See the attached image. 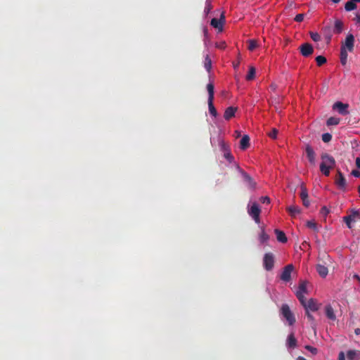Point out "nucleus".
I'll list each match as a JSON object with an SVG mask.
<instances>
[{
    "label": "nucleus",
    "instance_id": "f257e3e1",
    "mask_svg": "<svg viewBox=\"0 0 360 360\" xmlns=\"http://www.w3.org/2000/svg\"><path fill=\"white\" fill-rule=\"evenodd\" d=\"M321 162L320 164V171L326 176H328L330 173V170L333 169L335 166V159L327 153H323L321 156Z\"/></svg>",
    "mask_w": 360,
    "mask_h": 360
},
{
    "label": "nucleus",
    "instance_id": "f03ea898",
    "mask_svg": "<svg viewBox=\"0 0 360 360\" xmlns=\"http://www.w3.org/2000/svg\"><path fill=\"white\" fill-rule=\"evenodd\" d=\"M311 286L309 282L307 281H300L299 283L298 289L296 291V297L300 302V303L304 302V300H305V295H308L309 292V288Z\"/></svg>",
    "mask_w": 360,
    "mask_h": 360
},
{
    "label": "nucleus",
    "instance_id": "7ed1b4c3",
    "mask_svg": "<svg viewBox=\"0 0 360 360\" xmlns=\"http://www.w3.org/2000/svg\"><path fill=\"white\" fill-rule=\"evenodd\" d=\"M248 213L252 219L257 223H260L261 209L256 202H250L248 205Z\"/></svg>",
    "mask_w": 360,
    "mask_h": 360
},
{
    "label": "nucleus",
    "instance_id": "20e7f679",
    "mask_svg": "<svg viewBox=\"0 0 360 360\" xmlns=\"http://www.w3.org/2000/svg\"><path fill=\"white\" fill-rule=\"evenodd\" d=\"M359 219H360V212L354 210H351L349 214L343 217V221L349 229L352 228V222H355Z\"/></svg>",
    "mask_w": 360,
    "mask_h": 360
},
{
    "label": "nucleus",
    "instance_id": "39448f33",
    "mask_svg": "<svg viewBox=\"0 0 360 360\" xmlns=\"http://www.w3.org/2000/svg\"><path fill=\"white\" fill-rule=\"evenodd\" d=\"M281 312L282 316L286 319L288 322V324L292 326L295 322V316L292 312L290 311L288 305L283 304L281 309Z\"/></svg>",
    "mask_w": 360,
    "mask_h": 360
},
{
    "label": "nucleus",
    "instance_id": "423d86ee",
    "mask_svg": "<svg viewBox=\"0 0 360 360\" xmlns=\"http://www.w3.org/2000/svg\"><path fill=\"white\" fill-rule=\"evenodd\" d=\"M225 15L223 11L219 19L212 18L210 22V25L218 30V32H221L223 31L224 25L225 24Z\"/></svg>",
    "mask_w": 360,
    "mask_h": 360
},
{
    "label": "nucleus",
    "instance_id": "0eeeda50",
    "mask_svg": "<svg viewBox=\"0 0 360 360\" xmlns=\"http://www.w3.org/2000/svg\"><path fill=\"white\" fill-rule=\"evenodd\" d=\"M301 304L304 307L306 311H316L319 310L320 304L317 302L316 300L311 298L307 302L306 299L304 300V302L301 303Z\"/></svg>",
    "mask_w": 360,
    "mask_h": 360
},
{
    "label": "nucleus",
    "instance_id": "6e6552de",
    "mask_svg": "<svg viewBox=\"0 0 360 360\" xmlns=\"http://www.w3.org/2000/svg\"><path fill=\"white\" fill-rule=\"evenodd\" d=\"M294 270L292 264L285 266L280 276V278L284 282H289L291 280V274Z\"/></svg>",
    "mask_w": 360,
    "mask_h": 360
},
{
    "label": "nucleus",
    "instance_id": "1a4fd4ad",
    "mask_svg": "<svg viewBox=\"0 0 360 360\" xmlns=\"http://www.w3.org/2000/svg\"><path fill=\"white\" fill-rule=\"evenodd\" d=\"M263 264L265 269L267 271H270L273 269L274 265V258L271 253H266L264 255Z\"/></svg>",
    "mask_w": 360,
    "mask_h": 360
},
{
    "label": "nucleus",
    "instance_id": "9d476101",
    "mask_svg": "<svg viewBox=\"0 0 360 360\" xmlns=\"http://www.w3.org/2000/svg\"><path fill=\"white\" fill-rule=\"evenodd\" d=\"M349 105L343 103L340 101L335 102L333 105V109L336 110L341 115H346L349 114L348 111Z\"/></svg>",
    "mask_w": 360,
    "mask_h": 360
},
{
    "label": "nucleus",
    "instance_id": "9b49d317",
    "mask_svg": "<svg viewBox=\"0 0 360 360\" xmlns=\"http://www.w3.org/2000/svg\"><path fill=\"white\" fill-rule=\"evenodd\" d=\"M354 37L353 34H349L347 36L345 42L342 44L341 48H344V49L348 50V51L352 52L354 49Z\"/></svg>",
    "mask_w": 360,
    "mask_h": 360
},
{
    "label": "nucleus",
    "instance_id": "f8f14e48",
    "mask_svg": "<svg viewBox=\"0 0 360 360\" xmlns=\"http://www.w3.org/2000/svg\"><path fill=\"white\" fill-rule=\"evenodd\" d=\"M335 184L338 186V187L340 189H341L342 191H345L346 180H345V177L343 176L342 174L341 173V172L338 171V173L335 176Z\"/></svg>",
    "mask_w": 360,
    "mask_h": 360
},
{
    "label": "nucleus",
    "instance_id": "ddd939ff",
    "mask_svg": "<svg viewBox=\"0 0 360 360\" xmlns=\"http://www.w3.org/2000/svg\"><path fill=\"white\" fill-rule=\"evenodd\" d=\"M300 189V198L302 199V204L304 207H308L310 205L308 198V191L304 184H302Z\"/></svg>",
    "mask_w": 360,
    "mask_h": 360
},
{
    "label": "nucleus",
    "instance_id": "4468645a",
    "mask_svg": "<svg viewBox=\"0 0 360 360\" xmlns=\"http://www.w3.org/2000/svg\"><path fill=\"white\" fill-rule=\"evenodd\" d=\"M300 53L304 57L311 56L314 52L313 46L309 43H304L300 47Z\"/></svg>",
    "mask_w": 360,
    "mask_h": 360
},
{
    "label": "nucleus",
    "instance_id": "2eb2a0df",
    "mask_svg": "<svg viewBox=\"0 0 360 360\" xmlns=\"http://www.w3.org/2000/svg\"><path fill=\"white\" fill-rule=\"evenodd\" d=\"M305 152L309 162L311 165H315L316 154L313 148L309 145H307L305 149Z\"/></svg>",
    "mask_w": 360,
    "mask_h": 360
},
{
    "label": "nucleus",
    "instance_id": "dca6fc26",
    "mask_svg": "<svg viewBox=\"0 0 360 360\" xmlns=\"http://www.w3.org/2000/svg\"><path fill=\"white\" fill-rule=\"evenodd\" d=\"M238 110V108L236 107H229L227 108L224 113V117L226 120H229L232 117H235V114Z\"/></svg>",
    "mask_w": 360,
    "mask_h": 360
},
{
    "label": "nucleus",
    "instance_id": "f3484780",
    "mask_svg": "<svg viewBox=\"0 0 360 360\" xmlns=\"http://www.w3.org/2000/svg\"><path fill=\"white\" fill-rule=\"evenodd\" d=\"M324 309L326 316L328 319L331 321H335L336 319V316L334 309L330 304L326 305Z\"/></svg>",
    "mask_w": 360,
    "mask_h": 360
},
{
    "label": "nucleus",
    "instance_id": "a211bd4d",
    "mask_svg": "<svg viewBox=\"0 0 360 360\" xmlns=\"http://www.w3.org/2000/svg\"><path fill=\"white\" fill-rule=\"evenodd\" d=\"M286 345L288 347L294 349L297 346V340L293 333H290L287 338Z\"/></svg>",
    "mask_w": 360,
    "mask_h": 360
},
{
    "label": "nucleus",
    "instance_id": "6ab92c4d",
    "mask_svg": "<svg viewBox=\"0 0 360 360\" xmlns=\"http://www.w3.org/2000/svg\"><path fill=\"white\" fill-rule=\"evenodd\" d=\"M286 210L292 217H295L301 212L300 208L296 205L289 206L286 208Z\"/></svg>",
    "mask_w": 360,
    "mask_h": 360
},
{
    "label": "nucleus",
    "instance_id": "aec40b11",
    "mask_svg": "<svg viewBox=\"0 0 360 360\" xmlns=\"http://www.w3.org/2000/svg\"><path fill=\"white\" fill-rule=\"evenodd\" d=\"M237 168L240 170V173L242 174V176L243 178V180L245 182H247L248 184H249V185L251 187H254L255 186V183H253L252 179L250 177V176L248 173L244 172L243 170L240 169V167L238 165L237 166Z\"/></svg>",
    "mask_w": 360,
    "mask_h": 360
},
{
    "label": "nucleus",
    "instance_id": "412c9836",
    "mask_svg": "<svg viewBox=\"0 0 360 360\" xmlns=\"http://www.w3.org/2000/svg\"><path fill=\"white\" fill-rule=\"evenodd\" d=\"M347 357L348 360H359L360 352L355 350H349L347 352Z\"/></svg>",
    "mask_w": 360,
    "mask_h": 360
},
{
    "label": "nucleus",
    "instance_id": "4be33fe9",
    "mask_svg": "<svg viewBox=\"0 0 360 360\" xmlns=\"http://www.w3.org/2000/svg\"><path fill=\"white\" fill-rule=\"evenodd\" d=\"M250 146V138L248 135L243 136L240 141V148L242 150H245Z\"/></svg>",
    "mask_w": 360,
    "mask_h": 360
},
{
    "label": "nucleus",
    "instance_id": "5701e85b",
    "mask_svg": "<svg viewBox=\"0 0 360 360\" xmlns=\"http://www.w3.org/2000/svg\"><path fill=\"white\" fill-rule=\"evenodd\" d=\"M316 271L322 278H325L328 274V268L321 264H318L316 266Z\"/></svg>",
    "mask_w": 360,
    "mask_h": 360
},
{
    "label": "nucleus",
    "instance_id": "b1692460",
    "mask_svg": "<svg viewBox=\"0 0 360 360\" xmlns=\"http://www.w3.org/2000/svg\"><path fill=\"white\" fill-rule=\"evenodd\" d=\"M275 233L276 235L277 240L283 243H285L287 242L288 239L285 234V233L282 231H280L278 229L275 230Z\"/></svg>",
    "mask_w": 360,
    "mask_h": 360
},
{
    "label": "nucleus",
    "instance_id": "393cba45",
    "mask_svg": "<svg viewBox=\"0 0 360 360\" xmlns=\"http://www.w3.org/2000/svg\"><path fill=\"white\" fill-rule=\"evenodd\" d=\"M269 239V235L265 232L264 229L262 228L261 233L259 235V241L261 244L267 243Z\"/></svg>",
    "mask_w": 360,
    "mask_h": 360
},
{
    "label": "nucleus",
    "instance_id": "a878e982",
    "mask_svg": "<svg viewBox=\"0 0 360 360\" xmlns=\"http://www.w3.org/2000/svg\"><path fill=\"white\" fill-rule=\"evenodd\" d=\"M347 51L344 48H341L340 50V62L343 65H345L347 62Z\"/></svg>",
    "mask_w": 360,
    "mask_h": 360
},
{
    "label": "nucleus",
    "instance_id": "bb28decb",
    "mask_svg": "<svg viewBox=\"0 0 360 360\" xmlns=\"http://www.w3.org/2000/svg\"><path fill=\"white\" fill-rule=\"evenodd\" d=\"M204 67L208 72H211L212 70V60L210 56L207 54L205 57Z\"/></svg>",
    "mask_w": 360,
    "mask_h": 360
},
{
    "label": "nucleus",
    "instance_id": "cd10ccee",
    "mask_svg": "<svg viewBox=\"0 0 360 360\" xmlns=\"http://www.w3.org/2000/svg\"><path fill=\"white\" fill-rule=\"evenodd\" d=\"M207 90L208 91V100H214V87L213 82H210L207 85Z\"/></svg>",
    "mask_w": 360,
    "mask_h": 360
},
{
    "label": "nucleus",
    "instance_id": "c85d7f7f",
    "mask_svg": "<svg viewBox=\"0 0 360 360\" xmlns=\"http://www.w3.org/2000/svg\"><path fill=\"white\" fill-rule=\"evenodd\" d=\"M256 74V70L253 66H250L248 75H246V79L251 81L255 79Z\"/></svg>",
    "mask_w": 360,
    "mask_h": 360
},
{
    "label": "nucleus",
    "instance_id": "c756f323",
    "mask_svg": "<svg viewBox=\"0 0 360 360\" xmlns=\"http://www.w3.org/2000/svg\"><path fill=\"white\" fill-rule=\"evenodd\" d=\"M214 100H208V108L210 113L214 117L217 116V112L213 104Z\"/></svg>",
    "mask_w": 360,
    "mask_h": 360
},
{
    "label": "nucleus",
    "instance_id": "7c9ffc66",
    "mask_svg": "<svg viewBox=\"0 0 360 360\" xmlns=\"http://www.w3.org/2000/svg\"><path fill=\"white\" fill-rule=\"evenodd\" d=\"M247 43L248 44V50L250 51H254L259 46L258 41L255 39H250Z\"/></svg>",
    "mask_w": 360,
    "mask_h": 360
},
{
    "label": "nucleus",
    "instance_id": "2f4dec72",
    "mask_svg": "<svg viewBox=\"0 0 360 360\" xmlns=\"http://www.w3.org/2000/svg\"><path fill=\"white\" fill-rule=\"evenodd\" d=\"M307 226L309 229H312L314 231H318V224L314 220H310L307 221Z\"/></svg>",
    "mask_w": 360,
    "mask_h": 360
},
{
    "label": "nucleus",
    "instance_id": "473e14b6",
    "mask_svg": "<svg viewBox=\"0 0 360 360\" xmlns=\"http://www.w3.org/2000/svg\"><path fill=\"white\" fill-rule=\"evenodd\" d=\"M345 8L347 11H351L356 8V5L350 0L345 4Z\"/></svg>",
    "mask_w": 360,
    "mask_h": 360
},
{
    "label": "nucleus",
    "instance_id": "72a5a7b5",
    "mask_svg": "<svg viewBox=\"0 0 360 360\" xmlns=\"http://www.w3.org/2000/svg\"><path fill=\"white\" fill-rule=\"evenodd\" d=\"M340 118L331 117L328 119L326 123H327L328 126L338 125L340 123Z\"/></svg>",
    "mask_w": 360,
    "mask_h": 360
},
{
    "label": "nucleus",
    "instance_id": "f704fd0d",
    "mask_svg": "<svg viewBox=\"0 0 360 360\" xmlns=\"http://www.w3.org/2000/svg\"><path fill=\"white\" fill-rule=\"evenodd\" d=\"M343 30V22L340 20H336L335 22V32L336 33H340Z\"/></svg>",
    "mask_w": 360,
    "mask_h": 360
},
{
    "label": "nucleus",
    "instance_id": "c9c22d12",
    "mask_svg": "<svg viewBox=\"0 0 360 360\" xmlns=\"http://www.w3.org/2000/svg\"><path fill=\"white\" fill-rule=\"evenodd\" d=\"M219 146H220L221 150L223 153L230 150L229 145L227 143H226L225 141H221L219 142Z\"/></svg>",
    "mask_w": 360,
    "mask_h": 360
},
{
    "label": "nucleus",
    "instance_id": "e433bc0d",
    "mask_svg": "<svg viewBox=\"0 0 360 360\" xmlns=\"http://www.w3.org/2000/svg\"><path fill=\"white\" fill-rule=\"evenodd\" d=\"M316 62L318 66H321L326 63V58L323 56H319L316 58Z\"/></svg>",
    "mask_w": 360,
    "mask_h": 360
},
{
    "label": "nucleus",
    "instance_id": "4c0bfd02",
    "mask_svg": "<svg viewBox=\"0 0 360 360\" xmlns=\"http://www.w3.org/2000/svg\"><path fill=\"white\" fill-rule=\"evenodd\" d=\"M224 157L229 162H232L234 160L233 156L231 153V150L224 152Z\"/></svg>",
    "mask_w": 360,
    "mask_h": 360
},
{
    "label": "nucleus",
    "instance_id": "58836bf2",
    "mask_svg": "<svg viewBox=\"0 0 360 360\" xmlns=\"http://www.w3.org/2000/svg\"><path fill=\"white\" fill-rule=\"evenodd\" d=\"M215 47L217 49H225V48L226 47V44L224 41H219V42H216L215 43Z\"/></svg>",
    "mask_w": 360,
    "mask_h": 360
},
{
    "label": "nucleus",
    "instance_id": "ea45409f",
    "mask_svg": "<svg viewBox=\"0 0 360 360\" xmlns=\"http://www.w3.org/2000/svg\"><path fill=\"white\" fill-rule=\"evenodd\" d=\"M332 139V136L329 133H325L322 135V140L325 143H328Z\"/></svg>",
    "mask_w": 360,
    "mask_h": 360
},
{
    "label": "nucleus",
    "instance_id": "a19ab883",
    "mask_svg": "<svg viewBox=\"0 0 360 360\" xmlns=\"http://www.w3.org/2000/svg\"><path fill=\"white\" fill-rule=\"evenodd\" d=\"M311 38L314 41H319L321 39L320 35L316 32L310 33Z\"/></svg>",
    "mask_w": 360,
    "mask_h": 360
},
{
    "label": "nucleus",
    "instance_id": "79ce46f5",
    "mask_svg": "<svg viewBox=\"0 0 360 360\" xmlns=\"http://www.w3.org/2000/svg\"><path fill=\"white\" fill-rule=\"evenodd\" d=\"M278 134V130L276 129H273L269 134V136L271 139H276Z\"/></svg>",
    "mask_w": 360,
    "mask_h": 360
},
{
    "label": "nucleus",
    "instance_id": "37998d69",
    "mask_svg": "<svg viewBox=\"0 0 360 360\" xmlns=\"http://www.w3.org/2000/svg\"><path fill=\"white\" fill-rule=\"evenodd\" d=\"M259 201L262 202V203H266V204H270L271 202V200L269 197L267 196H262L259 198Z\"/></svg>",
    "mask_w": 360,
    "mask_h": 360
},
{
    "label": "nucleus",
    "instance_id": "c03bdc74",
    "mask_svg": "<svg viewBox=\"0 0 360 360\" xmlns=\"http://www.w3.org/2000/svg\"><path fill=\"white\" fill-rule=\"evenodd\" d=\"M305 349L311 352L312 354H316L317 353V349L309 345L305 346Z\"/></svg>",
    "mask_w": 360,
    "mask_h": 360
},
{
    "label": "nucleus",
    "instance_id": "a18cd8bd",
    "mask_svg": "<svg viewBox=\"0 0 360 360\" xmlns=\"http://www.w3.org/2000/svg\"><path fill=\"white\" fill-rule=\"evenodd\" d=\"M303 20H304V14H302V13L297 14L295 18V20L296 22H302V21H303Z\"/></svg>",
    "mask_w": 360,
    "mask_h": 360
},
{
    "label": "nucleus",
    "instance_id": "49530a36",
    "mask_svg": "<svg viewBox=\"0 0 360 360\" xmlns=\"http://www.w3.org/2000/svg\"><path fill=\"white\" fill-rule=\"evenodd\" d=\"M321 213L322 214H323L324 216H327L328 214L329 213V210H328V209L326 207H323L321 209Z\"/></svg>",
    "mask_w": 360,
    "mask_h": 360
},
{
    "label": "nucleus",
    "instance_id": "de8ad7c7",
    "mask_svg": "<svg viewBox=\"0 0 360 360\" xmlns=\"http://www.w3.org/2000/svg\"><path fill=\"white\" fill-rule=\"evenodd\" d=\"M212 9V6H211V3L210 1H209L208 0L206 2V7H205V11L207 13H209L210 11V10Z\"/></svg>",
    "mask_w": 360,
    "mask_h": 360
},
{
    "label": "nucleus",
    "instance_id": "09e8293b",
    "mask_svg": "<svg viewBox=\"0 0 360 360\" xmlns=\"http://www.w3.org/2000/svg\"><path fill=\"white\" fill-rule=\"evenodd\" d=\"M352 174L355 177H357V178L360 177V172L359 170H356V169L352 170Z\"/></svg>",
    "mask_w": 360,
    "mask_h": 360
},
{
    "label": "nucleus",
    "instance_id": "8fccbe9b",
    "mask_svg": "<svg viewBox=\"0 0 360 360\" xmlns=\"http://www.w3.org/2000/svg\"><path fill=\"white\" fill-rule=\"evenodd\" d=\"M338 360H345V353L343 352H340L338 355Z\"/></svg>",
    "mask_w": 360,
    "mask_h": 360
},
{
    "label": "nucleus",
    "instance_id": "3c124183",
    "mask_svg": "<svg viewBox=\"0 0 360 360\" xmlns=\"http://www.w3.org/2000/svg\"><path fill=\"white\" fill-rule=\"evenodd\" d=\"M306 315L310 321H314V316L309 313V311H306Z\"/></svg>",
    "mask_w": 360,
    "mask_h": 360
},
{
    "label": "nucleus",
    "instance_id": "603ef678",
    "mask_svg": "<svg viewBox=\"0 0 360 360\" xmlns=\"http://www.w3.org/2000/svg\"><path fill=\"white\" fill-rule=\"evenodd\" d=\"M356 165L358 168H360V157L356 158Z\"/></svg>",
    "mask_w": 360,
    "mask_h": 360
},
{
    "label": "nucleus",
    "instance_id": "864d4df0",
    "mask_svg": "<svg viewBox=\"0 0 360 360\" xmlns=\"http://www.w3.org/2000/svg\"><path fill=\"white\" fill-rule=\"evenodd\" d=\"M239 65H240V61L234 62V63H233V68H234L235 69H237V68H238Z\"/></svg>",
    "mask_w": 360,
    "mask_h": 360
},
{
    "label": "nucleus",
    "instance_id": "5fc2aeb1",
    "mask_svg": "<svg viewBox=\"0 0 360 360\" xmlns=\"http://www.w3.org/2000/svg\"><path fill=\"white\" fill-rule=\"evenodd\" d=\"M204 35H205V40L208 39V31L207 29H205L204 30Z\"/></svg>",
    "mask_w": 360,
    "mask_h": 360
},
{
    "label": "nucleus",
    "instance_id": "6e6d98bb",
    "mask_svg": "<svg viewBox=\"0 0 360 360\" xmlns=\"http://www.w3.org/2000/svg\"><path fill=\"white\" fill-rule=\"evenodd\" d=\"M236 138H238L240 136V132L238 130L235 131L234 132Z\"/></svg>",
    "mask_w": 360,
    "mask_h": 360
},
{
    "label": "nucleus",
    "instance_id": "4d7b16f0",
    "mask_svg": "<svg viewBox=\"0 0 360 360\" xmlns=\"http://www.w3.org/2000/svg\"><path fill=\"white\" fill-rule=\"evenodd\" d=\"M354 278L356 279L360 283V276L357 274L354 275Z\"/></svg>",
    "mask_w": 360,
    "mask_h": 360
},
{
    "label": "nucleus",
    "instance_id": "13d9d810",
    "mask_svg": "<svg viewBox=\"0 0 360 360\" xmlns=\"http://www.w3.org/2000/svg\"><path fill=\"white\" fill-rule=\"evenodd\" d=\"M355 20H356V22L360 23V15H356Z\"/></svg>",
    "mask_w": 360,
    "mask_h": 360
},
{
    "label": "nucleus",
    "instance_id": "bf43d9fd",
    "mask_svg": "<svg viewBox=\"0 0 360 360\" xmlns=\"http://www.w3.org/2000/svg\"><path fill=\"white\" fill-rule=\"evenodd\" d=\"M296 360H307L302 356H299Z\"/></svg>",
    "mask_w": 360,
    "mask_h": 360
},
{
    "label": "nucleus",
    "instance_id": "052dcab7",
    "mask_svg": "<svg viewBox=\"0 0 360 360\" xmlns=\"http://www.w3.org/2000/svg\"><path fill=\"white\" fill-rule=\"evenodd\" d=\"M332 1L335 4H337L340 1V0H332Z\"/></svg>",
    "mask_w": 360,
    "mask_h": 360
},
{
    "label": "nucleus",
    "instance_id": "680f3d73",
    "mask_svg": "<svg viewBox=\"0 0 360 360\" xmlns=\"http://www.w3.org/2000/svg\"><path fill=\"white\" fill-rule=\"evenodd\" d=\"M352 1H353V2H354V3H355V2H359H359H360V0H352Z\"/></svg>",
    "mask_w": 360,
    "mask_h": 360
},
{
    "label": "nucleus",
    "instance_id": "e2e57ef3",
    "mask_svg": "<svg viewBox=\"0 0 360 360\" xmlns=\"http://www.w3.org/2000/svg\"><path fill=\"white\" fill-rule=\"evenodd\" d=\"M358 191H359V196H360V186H359V187H358Z\"/></svg>",
    "mask_w": 360,
    "mask_h": 360
},
{
    "label": "nucleus",
    "instance_id": "0e129e2a",
    "mask_svg": "<svg viewBox=\"0 0 360 360\" xmlns=\"http://www.w3.org/2000/svg\"><path fill=\"white\" fill-rule=\"evenodd\" d=\"M359 329L356 330V333L359 334Z\"/></svg>",
    "mask_w": 360,
    "mask_h": 360
}]
</instances>
